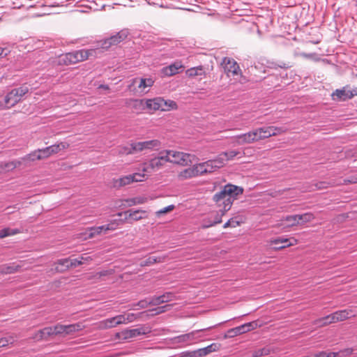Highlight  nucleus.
I'll return each instance as SVG.
<instances>
[{"mask_svg":"<svg viewBox=\"0 0 357 357\" xmlns=\"http://www.w3.org/2000/svg\"><path fill=\"white\" fill-rule=\"evenodd\" d=\"M243 193V189L241 187L232 184L225 185L221 191L215 193L213 197V200L218 206L222 207V208L220 210V215L217 214L214 222L209 226L222 222V216L231 208L234 201Z\"/></svg>","mask_w":357,"mask_h":357,"instance_id":"f257e3e1","label":"nucleus"},{"mask_svg":"<svg viewBox=\"0 0 357 357\" xmlns=\"http://www.w3.org/2000/svg\"><path fill=\"white\" fill-rule=\"evenodd\" d=\"M161 154H165L169 159L167 162L183 167L190 165L196 159L195 155L176 150H165Z\"/></svg>","mask_w":357,"mask_h":357,"instance_id":"f03ea898","label":"nucleus"},{"mask_svg":"<svg viewBox=\"0 0 357 357\" xmlns=\"http://www.w3.org/2000/svg\"><path fill=\"white\" fill-rule=\"evenodd\" d=\"M253 142H257L272 136H276L285 132L282 128L277 126L261 127L250 130Z\"/></svg>","mask_w":357,"mask_h":357,"instance_id":"7ed1b4c3","label":"nucleus"},{"mask_svg":"<svg viewBox=\"0 0 357 357\" xmlns=\"http://www.w3.org/2000/svg\"><path fill=\"white\" fill-rule=\"evenodd\" d=\"M161 146L160 140L154 139L147 141L136 142L130 144L129 154L140 153L145 151L158 150Z\"/></svg>","mask_w":357,"mask_h":357,"instance_id":"20e7f679","label":"nucleus"},{"mask_svg":"<svg viewBox=\"0 0 357 357\" xmlns=\"http://www.w3.org/2000/svg\"><path fill=\"white\" fill-rule=\"evenodd\" d=\"M153 84L154 80L151 77H135L130 80L128 88L134 94H137L145 93L146 89L151 87Z\"/></svg>","mask_w":357,"mask_h":357,"instance_id":"39448f33","label":"nucleus"},{"mask_svg":"<svg viewBox=\"0 0 357 357\" xmlns=\"http://www.w3.org/2000/svg\"><path fill=\"white\" fill-rule=\"evenodd\" d=\"M29 91V89L26 86H22L18 88L12 89L5 96L4 102L7 108H10L20 102L22 97L26 94Z\"/></svg>","mask_w":357,"mask_h":357,"instance_id":"423d86ee","label":"nucleus"},{"mask_svg":"<svg viewBox=\"0 0 357 357\" xmlns=\"http://www.w3.org/2000/svg\"><path fill=\"white\" fill-rule=\"evenodd\" d=\"M169 159L165 154H161L150 159L142 164V172L151 174L162 169L168 162Z\"/></svg>","mask_w":357,"mask_h":357,"instance_id":"0eeeda50","label":"nucleus"},{"mask_svg":"<svg viewBox=\"0 0 357 357\" xmlns=\"http://www.w3.org/2000/svg\"><path fill=\"white\" fill-rule=\"evenodd\" d=\"M221 66L223 68L224 73L227 77L243 76L242 70L238 63L232 58H223Z\"/></svg>","mask_w":357,"mask_h":357,"instance_id":"6e6552de","label":"nucleus"},{"mask_svg":"<svg viewBox=\"0 0 357 357\" xmlns=\"http://www.w3.org/2000/svg\"><path fill=\"white\" fill-rule=\"evenodd\" d=\"M260 325H259L256 321L246 323L241 326L228 330L225 334L224 338H231L249 332L252 330L256 329Z\"/></svg>","mask_w":357,"mask_h":357,"instance_id":"1a4fd4ad","label":"nucleus"},{"mask_svg":"<svg viewBox=\"0 0 357 357\" xmlns=\"http://www.w3.org/2000/svg\"><path fill=\"white\" fill-rule=\"evenodd\" d=\"M70 144L66 142H61L43 149H40L42 159L45 160L53 155L57 154L59 151L68 149Z\"/></svg>","mask_w":357,"mask_h":357,"instance_id":"9d476101","label":"nucleus"},{"mask_svg":"<svg viewBox=\"0 0 357 357\" xmlns=\"http://www.w3.org/2000/svg\"><path fill=\"white\" fill-rule=\"evenodd\" d=\"M268 243L273 250H280L296 245L298 243V240L295 238H287L278 237L271 239Z\"/></svg>","mask_w":357,"mask_h":357,"instance_id":"9b49d317","label":"nucleus"},{"mask_svg":"<svg viewBox=\"0 0 357 357\" xmlns=\"http://www.w3.org/2000/svg\"><path fill=\"white\" fill-rule=\"evenodd\" d=\"M56 328L59 333V335H69L77 333L84 328L85 326L82 322H77L69 325H63L58 324L56 325Z\"/></svg>","mask_w":357,"mask_h":357,"instance_id":"f8f14e48","label":"nucleus"},{"mask_svg":"<svg viewBox=\"0 0 357 357\" xmlns=\"http://www.w3.org/2000/svg\"><path fill=\"white\" fill-rule=\"evenodd\" d=\"M73 56V62L74 64L86 61L91 56H96V49H82L71 52Z\"/></svg>","mask_w":357,"mask_h":357,"instance_id":"ddd939ff","label":"nucleus"},{"mask_svg":"<svg viewBox=\"0 0 357 357\" xmlns=\"http://www.w3.org/2000/svg\"><path fill=\"white\" fill-rule=\"evenodd\" d=\"M102 234H105V229L102 225L99 227H92L87 228L84 232L79 234L78 238L83 240H87L100 236Z\"/></svg>","mask_w":357,"mask_h":357,"instance_id":"4468645a","label":"nucleus"},{"mask_svg":"<svg viewBox=\"0 0 357 357\" xmlns=\"http://www.w3.org/2000/svg\"><path fill=\"white\" fill-rule=\"evenodd\" d=\"M357 96V88L353 90H347L345 88L342 89H337L332 93L333 100H345L351 99L354 96Z\"/></svg>","mask_w":357,"mask_h":357,"instance_id":"2eb2a0df","label":"nucleus"},{"mask_svg":"<svg viewBox=\"0 0 357 357\" xmlns=\"http://www.w3.org/2000/svg\"><path fill=\"white\" fill-rule=\"evenodd\" d=\"M126 105L137 113L142 112L146 109V100L143 99H127Z\"/></svg>","mask_w":357,"mask_h":357,"instance_id":"dca6fc26","label":"nucleus"},{"mask_svg":"<svg viewBox=\"0 0 357 357\" xmlns=\"http://www.w3.org/2000/svg\"><path fill=\"white\" fill-rule=\"evenodd\" d=\"M204 162L208 174L214 173L223 167L222 164V162L219 159L218 155L215 158L208 160Z\"/></svg>","mask_w":357,"mask_h":357,"instance_id":"f3484780","label":"nucleus"},{"mask_svg":"<svg viewBox=\"0 0 357 357\" xmlns=\"http://www.w3.org/2000/svg\"><path fill=\"white\" fill-rule=\"evenodd\" d=\"M126 215V220H132L134 221H139L147 218V211L145 210H128L124 213Z\"/></svg>","mask_w":357,"mask_h":357,"instance_id":"a211bd4d","label":"nucleus"},{"mask_svg":"<svg viewBox=\"0 0 357 357\" xmlns=\"http://www.w3.org/2000/svg\"><path fill=\"white\" fill-rule=\"evenodd\" d=\"M181 61H176L174 63L162 68V72L166 76H172L178 73L179 69L183 68Z\"/></svg>","mask_w":357,"mask_h":357,"instance_id":"6ab92c4d","label":"nucleus"},{"mask_svg":"<svg viewBox=\"0 0 357 357\" xmlns=\"http://www.w3.org/2000/svg\"><path fill=\"white\" fill-rule=\"evenodd\" d=\"M233 139L234 143H236L237 145H243L254 143L250 131L236 135L233 137Z\"/></svg>","mask_w":357,"mask_h":357,"instance_id":"aec40b11","label":"nucleus"},{"mask_svg":"<svg viewBox=\"0 0 357 357\" xmlns=\"http://www.w3.org/2000/svg\"><path fill=\"white\" fill-rule=\"evenodd\" d=\"M177 177L180 181L188 180L197 177L193 165L179 172L177 174Z\"/></svg>","mask_w":357,"mask_h":357,"instance_id":"412c9836","label":"nucleus"},{"mask_svg":"<svg viewBox=\"0 0 357 357\" xmlns=\"http://www.w3.org/2000/svg\"><path fill=\"white\" fill-rule=\"evenodd\" d=\"M241 153L236 150H231L229 151L222 152L218 155L220 160H222L223 167L226 165L227 162L233 160L235 157L238 156Z\"/></svg>","mask_w":357,"mask_h":357,"instance_id":"4be33fe9","label":"nucleus"},{"mask_svg":"<svg viewBox=\"0 0 357 357\" xmlns=\"http://www.w3.org/2000/svg\"><path fill=\"white\" fill-rule=\"evenodd\" d=\"M55 264L56 265L55 270L59 273H63L73 267L72 259L69 258L59 259Z\"/></svg>","mask_w":357,"mask_h":357,"instance_id":"5701e85b","label":"nucleus"},{"mask_svg":"<svg viewBox=\"0 0 357 357\" xmlns=\"http://www.w3.org/2000/svg\"><path fill=\"white\" fill-rule=\"evenodd\" d=\"M178 109L177 103L172 100H165L160 97V111L169 112Z\"/></svg>","mask_w":357,"mask_h":357,"instance_id":"b1692460","label":"nucleus"},{"mask_svg":"<svg viewBox=\"0 0 357 357\" xmlns=\"http://www.w3.org/2000/svg\"><path fill=\"white\" fill-rule=\"evenodd\" d=\"M336 316V321L337 322L342 321L349 319L350 317H354L355 314L354 311L351 309H345L342 310H338L335 312Z\"/></svg>","mask_w":357,"mask_h":357,"instance_id":"393cba45","label":"nucleus"},{"mask_svg":"<svg viewBox=\"0 0 357 357\" xmlns=\"http://www.w3.org/2000/svg\"><path fill=\"white\" fill-rule=\"evenodd\" d=\"M113 183L115 188H121L133 183V180L132 179L131 175L128 174L114 179Z\"/></svg>","mask_w":357,"mask_h":357,"instance_id":"a878e982","label":"nucleus"},{"mask_svg":"<svg viewBox=\"0 0 357 357\" xmlns=\"http://www.w3.org/2000/svg\"><path fill=\"white\" fill-rule=\"evenodd\" d=\"M21 266L20 265L3 264L0 266V273L2 275L13 274L17 273Z\"/></svg>","mask_w":357,"mask_h":357,"instance_id":"bb28decb","label":"nucleus"},{"mask_svg":"<svg viewBox=\"0 0 357 357\" xmlns=\"http://www.w3.org/2000/svg\"><path fill=\"white\" fill-rule=\"evenodd\" d=\"M146 109L150 111L160 110V97L146 100Z\"/></svg>","mask_w":357,"mask_h":357,"instance_id":"cd10ccee","label":"nucleus"},{"mask_svg":"<svg viewBox=\"0 0 357 357\" xmlns=\"http://www.w3.org/2000/svg\"><path fill=\"white\" fill-rule=\"evenodd\" d=\"M217 349V345L215 344H211V345L199 349L197 351H195L193 352V355L191 356H204L207 355L208 354L214 351Z\"/></svg>","mask_w":357,"mask_h":357,"instance_id":"c85d7f7f","label":"nucleus"},{"mask_svg":"<svg viewBox=\"0 0 357 357\" xmlns=\"http://www.w3.org/2000/svg\"><path fill=\"white\" fill-rule=\"evenodd\" d=\"M127 36H128V34H127L126 31H121L118 32L116 34L112 36L109 38V40L111 41L112 45L114 46V45H117L121 42L126 40Z\"/></svg>","mask_w":357,"mask_h":357,"instance_id":"c756f323","label":"nucleus"},{"mask_svg":"<svg viewBox=\"0 0 357 357\" xmlns=\"http://www.w3.org/2000/svg\"><path fill=\"white\" fill-rule=\"evenodd\" d=\"M73 59L71 52L61 54L58 57V64L63 66L73 65Z\"/></svg>","mask_w":357,"mask_h":357,"instance_id":"7c9ffc66","label":"nucleus"},{"mask_svg":"<svg viewBox=\"0 0 357 357\" xmlns=\"http://www.w3.org/2000/svg\"><path fill=\"white\" fill-rule=\"evenodd\" d=\"M147 202V198L144 197H136L125 200L126 206L130 207L132 206L143 204Z\"/></svg>","mask_w":357,"mask_h":357,"instance_id":"2f4dec72","label":"nucleus"},{"mask_svg":"<svg viewBox=\"0 0 357 357\" xmlns=\"http://www.w3.org/2000/svg\"><path fill=\"white\" fill-rule=\"evenodd\" d=\"M298 225H303L310 222L314 220L315 216L312 213H305L303 214L296 215Z\"/></svg>","mask_w":357,"mask_h":357,"instance_id":"473e14b6","label":"nucleus"},{"mask_svg":"<svg viewBox=\"0 0 357 357\" xmlns=\"http://www.w3.org/2000/svg\"><path fill=\"white\" fill-rule=\"evenodd\" d=\"M185 73L186 75L189 77H194L196 76L205 75V71L203 66H199L187 70Z\"/></svg>","mask_w":357,"mask_h":357,"instance_id":"72a5a7b5","label":"nucleus"},{"mask_svg":"<svg viewBox=\"0 0 357 357\" xmlns=\"http://www.w3.org/2000/svg\"><path fill=\"white\" fill-rule=\"evenodd\" d=\"M121 333L124 339H129L142 334H144L145 333L142 332L139 328H134L125 330Z\"/></svg>","mask_w":357,"mask_h":357,"instance_id":"f704fd0d","label":"nucleus"},{"mask_svg":"<svg viewBox=\"0 0 357 357\" xmlns=\"http://www.w3.org/2000/svg\"><path fill=\"white\" fill-rule=\"evenodd\" d=\"M130 175L132 179L133 180V183L144 182L146 181L149 177L148 172H144L142 171V172L131 174Z\"/></svg>","mask_w":357,"mask_h":357,"instance_id":"c9c22d12","label":"nucleus"},{"mask_svg":"<svg viewBox=\"0 0 357 357\" xmlns=\"http://www.w3.org/2000/svg\"><path fill=\"white\" fill-rule=\"evenodd\" d=\"M197 177L208 174L204 162L193 165Z\"/></svg>","mask_w":357,"mask_h":357,"instance_id":"e433bc0d","label":"nucleus"},{"mask_svg":"<svg viewBox=\"0 0 357 357\" xmlns=\"http://www.w3.org/2000/svg\"><path fill=\"white\" fill-rule=\"evenodd\" d=\"M165 258L157 257H149L141 263L142 266H151L156 263L164 261Z\"/></svg>","mask_w":357,"mask_h":357,"instance_id":"4c0bfd02","label":"nucleus"},{"mask_svg":"<svg viewBox=\"0 0 357 357\" xmlns=\"http://www.w3.org/2000/svg\"><path fill=\"white\" fill-rule=\"evenodd\" d=\"M20 233L18 229L4 228L0 230V238H4L9 236H13Z\"/></svg>","mask_w":357,"mask_h":357,"instance_id":"58836bf2","label":"nucleus"},{"mask_svg":"<svg viewBox=\"0 0 357 357\" xmlns=\"http://www.w3.org/2000/svg\"><path fill=\"white\" fill-rule=\"evenodd\" d=\"M25 160H29V161H35V160H41L42 156H41V152L40 149L35 150L30 153L27 154L25 158Z\"/></svg>","mask_w":357,"mask_h":357,"instance_id":"ea45409f","label":"nucleus"},{"mask_svg":"<svg viewBox=\"0 0 357 357\" xmlns=\"http://www.w3.org/2000/svg\"><path fill=\"white\" fill-rule=\"evenodd\" d=\"M204 331V329L195 331L192 333L178 336V337H176V340H177L176 342H187V341L191 340L193 338V337L196 333H197L199 331Z\"/></svg>","mask_w":357,"mask_h":357,"instance_id":"a19ab883","label":"nucleus"},{"mask_svg":"<svg viewBox=\"0 0 357 357\" xmlns=\"http://www.w3.org/2000/svg\"><path fill=\"white\" fill-rule=\"evenodd\" d=\"M20 165V162L11 161V162H2L0 165V167L3 170L10 171V170H13V169H15Z\"/></svg>","mask_w":357,"mask_h":357,"instance_id":"79ce46f5","label":"nucleus"},{"mask_svg":"<svg viewBox=\"0 0 357 357\" xmlns=\"http://www.w3.org/2000/svg\"><path fill=\"white\" fill-rule=\"evenodd\" d=\"M284 220L287 222L288 227H294L298 225L296 215H287L284 218Z\"/></svg>","mask_w":357,"mask_h":357,"instance_id":"37998d69","label":"nucleus"},{"mask_svg":"<svg viewBox=\"0 0 357 357\" xmlns=\"http://www.w3.org/2000/svg\"><path fill=\"white\" fill-rule=\"evenodd\" d=\"M43 330L47 340L52 335H59V333L56 328V325L54 326L45 327Z\"/></svg>","mask_w":357,"mask_h":357,"instance_id":"c03bdc74","label":"nucleus"},{"mask_svg":"<svg viewBox=\"0 0 357 357\" xmlns=\"http://www.w3.org/2000/svg\"><path fill=\"white\" fill-rule=\"evenodd\" d=\"M31 338L36 342L47 340L43 328L36 332Z\"/></svg>","mask_w":357,"mask_h":357,"instance_id":"a18cd8bd","label":"nucleus"},{"mask_svg":"<svg viewBox=\"0 0 357 357\" xmlns=\"http://www.w3.org/2000/svg\"><path fill=\"white\" fill-rule=\"evenodd\" d=\"M92 261V258L91 257L82 256L80 257V259H72L73 267H76L77 266L84 264L86 261Z\"/></svg>","mask_w":357,"mask_h":357,"instance_id":"49530a36","label":"nucleus"},{"mask_svg":"<svg viewBox=\"0 0 357 357\" xmlns=\"http://www.w3.org/2000/svg\"><path fill=\"white\" fill-rule=\"evenodd\" d=\"M312 357H337V354L332 351H321L314 354Z\"/></svg>","mask_w":357,"mask_h":357,"instance_id":"de8ad7c7","label":"nucleus"},{"mask_svg":"<svg viewBox=\"0 0 357 357\" xmlns=\"http://www.w3.org/2000/svg\"><path fill=\"white\" fill-rule=\"evenodd\" d=\"M353 351L351 348H347L337 352H334V354H337V357H349L353 353Z\"/></svg>","mask_w":357,"mask_h":357,"instance_id":"09e8293b","label":"nucleus"},{"mask_svg":"<svg viewBox=\"0 0 357 357\" xmlns=\"http://www.w3.org/2000/svg\"><path fill=\"white\" fill-rule=\"evenodd\" d=\"M98 46L103 49V50H108L109 47H111L112 45L111 41L109 40V38H106L102 40H100L98 42Z\"/></svg>","mask_w":357,"mask_h":357,"instance_id":"8fccbe9b","label":"nucleus"},{"mask_svg":"<svg viewBox=\"0 0 357 357\" xmlns=\"http://www.w3.org/2000/svg\"><path fill=\"white\" fill-rule=\"evenodd\" d=\"M95 326L96 329L98 330H106L110 328L107 319L96 323Z\"/></svg>","mask_w":357,"mask_h":357,"instance_id":"3c124183","label":"nucleus"},{"mask_svg":"<svg viewBox=\"0 0 357 357\" xmlns=\"http://www.w3.org/2000/svg\"><path fill=\"white\" fill-rule=\"evenodd\" d=\"M337 185L338 184L331 183L326 182V181H320L316 184V188L318 190H323V189H326L328 187H333V186H335Z\"/></svg>","mask_w":357,"mask_h":357,"instance_id":"603ef678","label":"nucleus"},{"mask_svg":"<svg viewBox=\"0 0 357 357\" xmlns=\"http://www.w3.org/2000/svg\"><path fill=\"white\" fill-rule=\"evenodd\" d=\"M174 208V205H169V206H167L158 211L155 212V215L157 217H160L163 214H165L167 213H169L172 211H173Z\"/></svg>","mask_w":357,"mask_h":357,"instance_id":"864d4df0","label":"nucleus"},{"mask_svg":"<svg viewBox=\"0 0 357 357\" xmlns=\"http://www.w3.org/2000/svg\"><path fill=\"white\" fill-rule=\"evenodd\" d=\"M105 229V234H106L108 231H113L116 229L117 222L116 220L111 222L110 223L102 225Z\"/></svg>","mask_w":357,"mask_h":357,"instance_id":"5fc2aeb1","label":"nucleus"},{"mask_svg":"<svg viewBox=\"0 0 357 357\" xmlns=\"http://www.w3.org/2000/svg\"><path fill=\"white\" fill-rule=\"evenodd\" d=\"M160 296L162 298V302L163 303L172 301L174 299V294L170 292L165 293V294L161 295Z\"/></svg>","mask_w":357,"mask_h":357,"instance_id":"6e6d98bb","label":"nucleus"},{"mask_svg":"<svg viewBox=\"0 0 357 357\" xmlns=\"http://www.w3.org/2000/svg\"><path fill=\"white\" fill-rule=\"evenodd\" d=\"M313 324L314 326H317V327H323L325 326L328 325V323H326V317L317 319L313 321Z\"/></svg>","mask_w":357,"mask_h":357,"instance_id":"4d7b16f0","label":"nucleus"},{"mask_svg":"<svg viewBox=\"0 0 357 357\" xmlns=\"http://www.w3.org/2000/svg\"><path fill=\"white\" fill-rule=\"evenodd\" d=\"M138 317L139 316L134 313H128V314H125L126 324L135 321L138 319Z\"/></svg>","mask_w":357,"mask_h":357,"instance_id":"13d9d810","label":"nucleus"},{"mask_svg":"<svg viewBox=\"0 0 357 357\" xmlns=\"http://www.w3.org/2000/svg\"><path fill=\"white\" fill-rule=\"evenodd\" d=\"M150 303L151 305H158L160 304L163 303L162 302L161 296H154L150 298Z\"/></svg>","mask_w":357,"mask_h":357,"instance_id":"bf43d9fd","label":"nucleus"},{"mask_svg":"<svg viewBox=\"0 0 357 357\" xmlns=\"http://www.w3.org/2000/svg\"><path fill=\"white\" fill-rule=\"evenodd\" d=\"M135 305L139 307L140 308H146L151 305L150 303V300L148 301L144 299L139 301Z\"/></svg>","mask_w":357,"mask_h":357,"instance_id":"052dcab7","label":"nucleus"},{"mask_svg":"<svg viewBox=\"0 0 357 357\" xmlns=\"http://www.w3.org/2000/svg\"><path fill=\"white\" fill-rule=\"evenodd\" d=\"M326 323H328V324H333V323H337V322L336 321V316H335V312L326 316Z\"/></svg>","mask_w":357,"mask_h":357,"instance_id":"680f3d73","label":"nucleus"},{"mask_svg":"<svg viewBox=\"0 0 357 357\" xmlns=\"http://www.w3.org/2000/svg\"><path fill=\"white\" fill-rule=\"evenodd\" d=\"M115 319L116 321L117 326L121 324H126L125 314H119L115 316Z\"/></svg>","mask_w":357,"mask_h":357,"instance_id":"e2e57ef3","label":"nucleus"},{"mask_svg":"<svg viewBox=\"0 0 357 357\" xmlns=\"http://www.w3.org/2000/svg\"><path fill=\"white\" fill-rule=\"evenodd\" d=\"M107 320L110 328L116 327L117 326L115 317L107 319Z\"/></svg>","mask_w":357,"mask_h":357,"instance_id":"0e129e2a","label":"nucleus"},{"mask_svg":"<svg viewBox=\"0 0 357 357\" xmlns=\"http://www.w3.org/2000/svg\"><path fill=\"white\" fill-rule=\"evenodd\" d=\"M232 221H230L229 220L225 223V225H223V227L224 228H227V227H236L237 226H239L241 225V222H235V224H232L231 223Z\"/></svg>","mask_w":357,"mask_h":357,"instance_id":"69168bd1","label":"nucleus"},{"mask_svg":"<svg viewBox=\"0 0 357 357\" xmlns=\"http://www.w3.org/2000/svg\"><path fill=\"white\" fill-rule=\"evenodd\" d=\"M9 343H12V342L6 337H2L0 339V347H6L8 345Z\"/></svg>","mask_w":357,"mask_h":357,"instance_id":"338daca9","label":"nucleus"},{"mask_svg":"<svg viewBox=\"0 0 357 357\" xmlns=\"http://www.w3.org/2000/svg\"><path fill=\"white\" fill-rule=\"evenodd\" d=\"M171 307H172L171 305H166L164 306L158 307V311H159V312L161 314V313H163V312L170 310Z\"/></svg>","mask_w":357,"mask_h":357,"instance_id":"774afa93","label":"nucleus"}]
</instances>
